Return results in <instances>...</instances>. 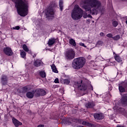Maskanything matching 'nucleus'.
Here are the masks:
<instances>
[{"label":"nucleus","mask_w":127,"mask_h":127,"mask_svg":"<svg viewBox=\"0 0 127 127\" xmlns=\"http://www.w3.org/2000/svg\"><path fill=\"white\" fill-rule=\"evenodd\" d=\"M15 3L17 12L20 16H26L28 14V2L27 0H11Z\"/></svg>","instance_id":"nucleus-1"},{"label":"nucleus","mask_w":127,"mask_h":127,"mask_svg":"<svg viewBox=\"0 0 127 127\" xmlns=\"http://www.w3.org/2000/svg\"><path fill=\"white\" fill-rule=\"evenodd\" d=\"M86 64V59L84 57H79L74 59L72 63V67L75 70L82 69Z\"/></svg>","instance_id":"nucleus-2"},{"label":"nucleus","mask_w":127,"mask_h":127,"mask_svg":"<svg viewBox=\"0 0 127 127\" xmlns=\"http://www.w3.org/2000/svg\"><path fill=\"white\" fill-rule=\"evenodd\" d=\"M83 16V9L81 8L79 5H75L71 12V17L74 20H79Z\"/></svg>","instance_id":"nucleus-3"},{"label":"nucleus","mask_w":127,"mask_h":127,"mask_svg":"<svg viewBox=\"0 0 127 127\" xmlns=\"http://www.w3.org/2000/svg\"><path fill=\"white\" fill-rule=\"evenodd\" d=\"M57 7V4L54 1H52L50 3L49 6L46 10V15L47 17H54L55 14L54 9Z\"/></svg>","instance_id":"nucleus-4"},{"label":"nucleus","mask_w":127,"mask_h":127,"mask_svg":"<svg viewBox=\"0 0 127 127\" xmlns=\"http://www.w3.org/2000/svg\"><path fill=\"white\" fill-rule=\"evenodd\" d=\"M74 88H77L80 91H86L88 88V83L86 81L81 80L74 83L73 85Z\"/></svg>","instance_id":"nucleus-5"},{"label":"nucleus","mask_w":127,"mask_h":127,"mask_svg":"<svg viewBox=\"0 0 127 127\" xmlns=\"http://www.w3.org/2000/svg\"><path fill=\"white\" fill-rule=\"evenodd\" d=\"M84 4H89L91 7H96L100 8L101 5V2L99 0H84Z\"/></svg>","instance_id":"nucleus-6"},{"label":"nucleus","mask_w":127,"mask_h":127,"mask_svg":"<svg viewBox=\"0 0 127 127\" xmlns=\"http://www.w3.org/2000/svg\"><path fill=\"white\" fill-rule=\"evenodd\" d=\"M75 51L73 49H70L66 51L64 53V56L66 60H73L75 58Z\"/></svg>","instance_id":"nucleus-7"},{"label":"nucleus","mask_w":127,"mask_h":127,"mask_svg":"<svg viewBox=\"0 0 127 127\" xmlns=\"http://www.w3.org/2000/svg\"><path fill=\"white\" fill-rule=\"evenodd\" d=\"M0 83L2 86H6L8 84V77L6 75H2L1 77Z\"/></svg>","instance_id":"nucleus-8"},{"label":"nucleus","mask_w":127,"mask_h":127,"mask_svg":"<svg viewBox=\"0 0 127 127\" xmlns=\"http://www.w3.org/2000/svg\"><path fill=\"white\" fill-rule=\"evenodd\" d=\"M35 93L37 97H40L41 96H45L46 95V91L44 89L38 88L36 89Z\"/></svg>","instance_id":"nucleus-9"},{"label":"nucleus","mask_w":127,"mask_h":127,"mask_svg":"<svg viewBox=\"0 0 127 127\" xmlns=\"http://www.w3.org/2000/svg\"><path fill=\"white\" fill-rule=\"evenodd\" d=\"M3 51L4 54L7 55V56H12V54H13L12 50H11V49L8 47L4 48Z\"/></svg>","instance_id":"nucleus-10"},{"label":"nucleus","mask_w":127,"mask_h":127,"mask_svg":"<svg viewBox=\"0 0 127 127\" xmlns=\"http://www.w3.org/2000/svg\"><path fill=\"white\" fill-rule=\"evenodd\" d=\"M30 90H31V88H30V85H27L22 87L21 88L19 93H21L22 94H25L26 93H27V92H29Z\"/></svg>","instance_id":"nucleus-11"},{"label":"nucleus","mask_w":127,"mask_h":127,"mask_svg":"<svg viewBox=\"0 0 127 127\" xmlns=\"http://www.w3.org/2000/svg\"><path fill=\"white\" fill-rule=\"evenodd\" d=\"M93 117L95 120H97L98 121H101L105 118L104 115L102 113H94L93 115Z\"/></svg>","instance_id":"nucleus-12"},{"label":"nucleus","mask_w":127,"mask_h":127,"mask_svg":"<svg viewBox=\"0 0 127 127\" xmlns=\"http://www.w3.org/2000/svg\"><path fill=\"white\" fill-rule=\"evenodd\" d=\"M125 83L123 82L122 83L118 84L120 93H126V87L124 86Z\"/></svg>","instance_id":"nucleus-13"},{"label":"nucleus","mask_w":127,"mask_h":127,"mask_svg":"<svg viewBox=\"0 0 127 127\" xmlns=\"http://www.w3.org/2000/svg\"><path fill=\"white\" fill-rule=\"evenodd\" d=\"M113 55L114 56V59L117 62H118V63H121V62H123V59L120 56V54H116V53L114 52Z\"/></svg>","instance_id":"nucleus-14"},{"label":"nucleus","mask_w":127,"mask_h":127,"mask_svg":"<svg viewBox=\"0 0 127 127\" xmlns=\"http://www.w3.org/2000/svg\"><path fill=\"white\" fill-rule=\"evenodd\" d=\"M12 123L16 127H18L19 126H22V123L19 121L17 120L16 119L13 118L12 119Z\"/></svg>","instance_id":"nucleus-15"},{"label":"nucleus","mask_w":127,"mask_h":127,"mask_svg":"<svg viewBox=\"0 0 127 127\" xmlns=\"http://www.w3.org/2000/svg\"><path fill=\"white\" fill-rule=\"evenodd\" d=\"M34 94H35L34 91H28L26 94V96L28 99H33V97H34Z\"/></svg>","instance_id":"nucleus-16"},{"label":"nucleus","mask_w":127,"mask_h":127,"mask_svg":"<svg viewBox=\"0 0 127 127\" xmlns=\"http://www.w3.org/2000/svg\"><path fill=\"white\" fill-rule=\"evenodd\" d=\"M121 102L123 105L127 106V94L123 95L121 99Z\"/></svg>","instance_id":"nucleus-17"},{"label":"nucleus","mask_w":127,"mask_h":127,"mask_svg":"<svg viewBox=\"0 0 127 127\" xmlns=\"http://www.w3.org/2000/svg\"><path fill=\"white\" fill-rule=\"evenodd\" d=\"M95 106H96V104L94 102H89L85 104V107L87 109H92V108L94 107Z\"/></svg>","instance_id":"nucleus-18"},{"label":"nucleus","mask_w":127,"mask_h":127,"mask_svg":"<svg viewBox=\"0 0 127 127\" xmlns=\"http://www.w3.org/2000/svg\"><path fill=\"white\" fill-rule=\"evenodd\" d=\"M56 40L57 39H55V38H52L49 40L48 42V44L49 47L52 46L53 44L56 43Z\"/></svg>","instance_id":"nucleus-19"},{"label":"nucleus","mask_w":127,"mask_h":127,"mask_svg":"<svg viewBox=\"0 0 127 127\" xmlns=\"http://www.w3.org/2000/svg\"><path fill=\"white\" fill-rule=\"evenodd\" d=\"M41 63H42V61L37 59L34 62V65L35 67H40Z\"/></svg>","instance_id":"nucleus-20"},{"label":"nucleus","mask_w":127,"mask_h":127,"mask_svg":"<svg viewBox=\"0 0 127 127\" xmlns=\"http://www.w3.org/2000/svg\"><path fill=\"white\" fill-rule=\"evenodd\" d=\"M83 8H84L85 11H90L91 10V5L90 4H84L82 6Z\"/></svg>","instance_id":"nucleus-21"},{"label":"nucleus","mask_w":127,"mask_h":127,"mask_svg":"<svg viewBox=\"0 0 127 127\" xmlns=\"http://www.w3.org/2000/svg\"><path fill=\"white\" fill-rule=\"evenodd\" d=\"M61 83H62V84H64V85H69V84H70V79H63L61 80Z\"/></svg>","instance_id":"nucleus-22"},{"label":"nucleus","mask_w":127,"mask_h":127,"mask_svg":"<svg viewBox=\"0 0 127 127\" xmlns=\"http://www.w3.org/2000/svg\"><path fill=\"white\" fill-rule=\"evenodd\" d=\"M92 9H90V12L91 13L92 15H95V14H97L98 13V10L97 9L95 8V7H92Z\"/></svg>","instance_id":"nucleus-23"},{"label":"nucleus","mask_w":127,"mask_h":127,"mask_svg":"<svg viewBox=\"0 0 127 127\" xmlns=\"http://www.w3.org/2000/svg\"><path fill=\"white\" fill-rule=\"evenodd\" d=\"M71 120L72 123H76V124H81L82 123V120L77 118H72Z\"/></svg>","instance_id":"nucleus-24"},{"label":"nucleus","mask_w":127,"mask_h":127,"mask_svg":"<svg viewBox=\"0 0 127 127\" xmlns=\"http://www.w3.org/2000/svg\"><path fill=\"white\" fill-rule=\"evenodd\" d=\"M69 44H70V45H72L74 47H75V46H77V44L76 43V41H75V40L73 39H70L69 40Z\"/></svg>","instance_id":"nucleus-25"},{"label":"nucleus","mask_w":127,"mask_h":127,"mask_svg":"<svg viewBox=\"0 0 127 127\" xmlns=\"http://www.w3.org/2000/svg\"><path fill=\"white\" fill-rule=\"evenodd\" d=\"M59 4L61 11H63V8L64 7V5H63V0H60Z\"/></svg>","instance_id":"nucleus-26"},{"label":"nucleus","mask_w":127,"mask_h":127,"mask_svg":"<svg viewBox=\"0 0 127 127\" xmlns=\"http://www.w3.org/2000/svg\"><path fill=\"white\" fill-rule=\"evenodd\" d=\"M39 75H40L41 78H46V72L45 71H41L39 72Z\"/></svg>","instance_id":"nucleus-27"},{"label":"nucleus","mask_w":127,"mask_h":127,"mask_svg":"<svg viewBox=\"0 0 127 127\" xmlns=\"http://www.w3.org/2000/svg\"><path fill=\"white\" fill-rule=\"evenodd\" d=\"M62 122L64 124H66V125H71V124H72V122H71L69 119H64L62 120Z\"/></svg>","instance_id":"nucleus-28"},{"label":"nucleus","mask_w":127,"mask_h":127,"mask_svg":"<svg viewBox=\"0 0 127 127\" xmlns=\"http://www.w3.org/2000/svg\"><path fill=\"white\" fill-rule=\"evenodd\" d=\"M51 68L53 72H54V73H58V70H57L56 66L54 64L52 65Z\"/></svg>","instance_id":"nucleus-29"},{"label":"nucleus","mask_w":127,"mask_h":127,"mask_svg":"<svg viewBox=\"0 0 127 127\" xmlns=\"http://www.w3.org/2000/svg\"><path fill=\"white\" fill-rule=\"evenodd\" d=\"M112 38L113 40L117 41V40H119V39H121V36H120V35H117Z\"/></svg>","instance_id":"nucleus-30"},{"label":"nucleus","mask_w":127,"mask_h":127,"mask_svg":"<svg viewBox=\"0 0 127 127\" xmlns=\"http://www.w3.org/2000/svg\"><path fill=\"white\" fill-rule=\"evenodd\" d=\"M23 49L24 51H26V52H28L29 51V49H28L27 46L25 44L23 45Z\"/></svg>","instance_id":"nucleus-31"},{"label":"nucleus","mask_w":127,"mask_h":127,"mask_svg":"<svg viewBox=\"0 0 127 127\" xmlns=\"http://www.w3.org/2000/svg\"><path fill=\"white\" fill-rule=\"evenodd\" d=\"M20 55L22 57V58H25L26 56V53H25V52H21L20 53Z\"/></svg>","instance_id":"nucleus-32"},{"label":"nucleus","mask_w":127,"mask_h":127,"mask_svg":"<svg viewBox=\"0 0 127 127\" xmlns=\"http://www.w3.org/2000/svg\"><path fill=\"white\" fill-rule=\"evenodd\" d=\"M112 24H113L114 27H117V26H118V25H119V22H118V21H114L112 22Z\"/></svg>","instance_id":"nucleus-33"},{"label":"nucleus","mask_w":127,"mask_h":127,"mask_svg":"<svg viewBox=\"0 0 127 127\" xmlns=\"http://www.w3.org/2000/svg\"><path fill=\"white\" fill-rule=\"evenodd\" d=\"M87 127H95V125L92 123H90L87 122V125H86Z\"/></svg>","instance_id":"nucleus-34"},{"label":"nucleus","mask_w":127,"mask_h":127,"mask_svg":"<svg viewBox=\"0 0 127 127\" xmlns=\"http://www.w3.org/2000/svg\"><path fill=\"white\" fill-rule=\"evenodd\" d=\"M107 37L109 38H112L113 39V34L112 33H109L106 35Z\"/></svg>","instance_id":"nucleus-35"},{"label":"nucleus","mask_w":127,"mask_h":127,"mask_svg":"<svg viewBox=\"0 0 127 127\" xmlns=\"http://www.w3.org/2000/svg\"><path fill=\"white\" fill-rule=\"evenodd\" d=\"M13 29H14L15 30H19V29H20V27H19V26H16L13 27Z\"/></svg>","instance_id":"nucleus-36"},{"label":"nucleus","mask_w":127,"mask_h":127,"mask_svg":"<svg viewBox=\"0 0 127 127\" xmlns=\"http://www.w3.org/2000/svg\"><path fill=\"white\" fill-rule=\"evenodd\" d=\"M79 45L80 46H83V47H84L85 48H87V46L85 45V44L81 42L79 43Z\"/></svg>","instance_id":"nucleus-37"},{"label":"nucleus","mask_w":127,"mask_h":127,"mask_svg":"<svg viewBox=\"0 0 127 127\" xmlns=\"http://www.w3.org/2000/svg\"><path fill=\"white\" fill-rule=\"evenodd\" d=\"M54 82L56 84H59V79L58 78H57L55 79Z\"/></svg>","instance_id":"nucleus-38"},{"label":"nucleus","mask_w":127,"mask_h":127,"mask_svg":"<svg viewBox=\"0 0 127 127\" xmlns=\"http://www.w3.org/2000/svg\"><path fill=\"white\" fill-rule=\"evenodd\" d=\"M87 124L88 122L86 121H83L82 123V125H83V126H87Z\"/></svg>","instance_id":"nucleus-39"},{"label":"nucleus","mask_w":127,"mask_h":127,"mask_svg":"<svg viewBox=\"0 0 127 127\" xmlns=\"http://www.w3.org/2000/svg\"><path fill=\"white\" fill-rule=\"evenodd\" d=\"M124 87L126 88V90H127V83H125L124 85Z\"/></svg>","instance_id":"nucleus-40"},{"label":"nucleus","mask_w":127,"mask_h":127,"mask_svg":"<svg viewBox=\"0 0 127 127\" xmlns=\"http://www.w3.org/2000/svg\"><path fill=\"white\" fill-rule=\"evenodd\" d=\"M100 36H105V33L104 32H100Z\"/></svg>","instance_id":"nucleus-41"},{"label":"nucleus","mask_w":127,"mask_h":127,"mask_svg":"<svg viewBox=\"0 0 127 127\" xmlns=\"http://www.w3.org/2000/svg\"><path fill=\"white\" fill-rule=\"evenodd\" d=\"M37 127H44V125H39Z\"/></svg>","instance_id":"nucleus-42"},{"label":"nucleus","mask_w":127,"mask_h":127,"mask_svg":"<svg viewBox=\"0 0 127 127\" xmlns=\"http://www.w3.org/2000/svg\"><path fill=\"white\" fill-rule=\"evenodd\" d=\"M90 90H92L93 91V86L92 85H90Z\"/></svg>","instance_id":"nucleus-43"},{"label":"nucleus","mask_w":127,"mask_h":127,"mask_svg":"<svg viewBox=\"0 0 127 127\" xmlns=\"http://www.w3.org/2000/svg\"><path fill=\"white\" fill-rule=\"evenodd\" d=\"M54 88H58V85H54Z\"/></svg>","instance_id":"nucleus-44"},{"label":"nucleus","mask_w":127,"mask_h":127,"mask_svg":"<svg viewBox=\"0 0 127 127\" xmlns=\"http://www.w3.org/2000/svg\"><path fill=\"white\" fill-rule=\"evenodd\" d=\"M76 127H82V126H77Z\"/></svg>","instance_id":"nucleus-45"},{"label":"nucleus","mask_w":127,"mask_h":127,"mask_svg":"<svg viewBox=\"0 0 127 127\" xmlns=\"http://www.w3.org/2000/svg\"><path fill=\"white\" fill-rule=\"evenodd\" d=\"M0 120H1V117H0Z\"/></svg>","instance_id":"nucleus-46"},{"label":"nucleus","mask_w":127,"mask_h":127,"mask_svg":"<svg viewBox=\"0 0 127 127\" xmlns=\"http://www.w3.org/2000/svg\"><path fill=\"white\" fill-rule=\"evenodd\" d=\"M84 18H86V17L85 16H83Z\"/></svg>","instance_id":"nucleus-47"},{"label":"nucleus","mask_w":127,"mask_h":127,"mask_svg":"<svg viewBox=\"0 0 127 127\" xmlns=\"http://www.w3.org/2000/svg\"><path fill=\"white\" fill-rule=\"evenodd\" d=\"M125 0H122L123 1H125Z\"/></svg>","instance_id":"nucleus-48"},{"label":"nucleus","mask_w":127,"mask_h":127,"mask_svg":"<svg viewBox=\"0 0 127 127\" xmlns=\"http://www.w3.org/2000/svg\"><path fill=\"white\" fill-rule=\"evenodd\" d=\"M120 74L122 75V73H120Z\"/></svg>","instance_id":"nucleus-49"},{"label":"nucleus","mask_w":127,"mask_h":127,"mask_svg":"<svg viewBox=\"0 0 127 127\" xmlns=\"http://www.w3.org/2000/svg\"><path fill=\"white\" fill-rule=\"evenodd\" d=\"M98 42H101V41H99Z\"/></svg>","instance_id":"nucleus-50"},{"label":"nucleus","mask_w":127,"mask_h":127,"mask_svg":"<svg viewBox=\"0 0 127 127\" xmlns=\"http://www.w3.org/2000/svg\"><path fill=\"white\" fill-rule=\"evenodd\" d=\"M117 74H119V72H117Z\"/></svg>","instance_id":"nucleus-51"}]
</instances>
